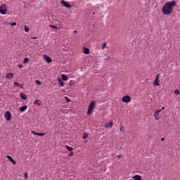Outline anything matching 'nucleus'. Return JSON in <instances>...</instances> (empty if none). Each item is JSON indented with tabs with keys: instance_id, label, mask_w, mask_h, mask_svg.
Here are the masks:
<instances>
[{
	"instance_id": "nucleus-29",
	"label": "nucleus",
	"mask_w": 180,
	"mask_h": 180,
	"mask_svg": "<svg viewBox=\"0 0 180 180\" xmlns=\"http://www.w3.org/2000/svg\"><path fill=\"white\" fill-rule=\"evenodd\" d=\"M105 48H106V43H103V44H102L101 49L103 50V49H105Z\"/></svg>"
},
{
	"instance_id": "nucleus-16",
	"label": "nucleus",
	"mask_w": 180,
	"mask_h": 180,
	"mask_svg": "<svg viewBox=\"0 0 180 180\" xmlns=\"http://www.w3.org/2000/svg\"><path fill=\"white\" fill-rule=\"evenodd\" d=\"M133 179H134V180H141V179H143V178L141 177V175L136 174L133 176Z\"/></svg>"
},
{
	"instance_id": "nucleus-22",
	"label": "nucleus",
	"mask_w": 180,
	"mask_h": 180,
	"mask_svg": "<svg viewBox=\"0 0 180 180\" xmlns=\"http://www.w3.org/2000/svg\"><path fill=\"white\" fill-rule=\"evenodd\" d=\"M89 136V134H88L86 132L84 133V134H83V139L85 140V139H88Z\"/></svg>"
},
{
	"instance_id": "nucleus-3",
	"label": "nucleus",
	"mask_w": 180,
	"mask_h": 180,
	"mask_svg": "<svg viewBox=\"0 0 180 180\" xmlns=\"http://www.w3.org/2000/svg\"><path fill=\"white\" fill-rule=\"evenodd\" d=\"M8 11V6L6 4H3L0 6V13L1 15H6V12Z\"/></svg>"
},
{
	"instance_id": "nucleus-6",
	"label": "nucleus",
	"mask_w": 180,
	"mask_h": 180,
	"mask_svg": "<svg viewBox=\"0 0 180 180\" xmlns=\"http://www.w3.org/2000/svg\"><path fill=\"white\" fill-rule=\"evenodd\" d=\"M61 5H63L65 8H67V9H71V5H70V3L65 0H61L60 1Z\"/></svg>"
},
{
	"instance_id": "nucleus-10",
	"label": "nucleus",
	"mask_w": 180,
	"mask_h": 180,
	"mask_svg": "<svg viewBox=\"0 0 180 180\" xmlns=\"http://www.w3.org/2000/svg\"><path fill=\"white\" fill-rule=\"evenodd\" d=\"M112 127H113V122L112 121H110L109 122H106L104 126L105 129H108V128L112 129Z\"/></svg>"
},
{
	"instance_id": "nucleus-41",
	"label": "nucleus",
	"mask_w": 180,
	"mask_h": 180,
	"mask_svg": "<svg viewBox=\"0 0 180 180\" xmlns=\"http://www.w3.org/2000/svg\"><path fill=\"white\" fill-rule=\"evenodd\" d=\"M32 39H37V37H32Z\"/></svg>"
},
{
	"instance_id": "nucleus-25",
	"label": "nucleus",
	"mask_w": 180,
	"mask_h": 180,
	"mask_svg": "<svg viewBox=\"0 0 180 180\" xmlns=\"http://www.w3.org/2000/svg\"><path fill=\"white\" fill-rule=\"evenodd\" d=\"M30 30V28L27 27V25H25V32H29Z\"/></svg>"
},
{
	"instance_id": "nucleus-24",
	"label": "nucleus",
	"mask_w": 180,
	"mask_h": 180,
	"mask_svg": "<svg viewBox=\"0 0 180 180\" xmlns=\"http://www.w3.org/2000/svg\"><path fill=\"white\" fill-rule=\"evenodd\" d=\"M24 64H27L29 63V58H25L23 60Z\"/></svg>"
},
{
	"instance_id": "nucleus-13",
	"label": "nucleus",
	"mask_w": 180,
	"mask_h": 180,
	"mask_svg": "<svg viewBox=\"0 0 180 180\" xmlns=\"http://www.w3.org/2000/svg\"><path fill=\"white\" fill-rule=\"evenodd\" d=\"M26 110H27V105H23L18 109V111L21 112H26Z\"/></svg>"
},
{
	"instance_id": "nucleus-5",
	"label": "nucleus",
	"mask_w": 180,
	"mask_h": 180,
	"mask_svg": "<svg viewBox=\"0 0 180 180\" xmlns=\"http://www.w3.org/2000/svg\"><path fill=\"white\" fill-rule=\"evenodd\" d=\"M4 117L6 122L11 121V119H12V113L11 111H6L4 113Z\"/></svg>"
},
{
	"instance_id": "nucleus-4",
	"label": "nucleus",
	"mask_w": 180,
	"mask_h": 180,
	"mask_svg": "<svg viewBox=\"0 0 180 180\" xmlns=\"http://www.w3.org/2000/svg\"><path fill=\"white\" fill-rule=\"evenodd\" d=\"M153 85V86H160V74L155 76Z\"/></svg>"
},
{
	"instance_id": "nucleus-40",
	"label": "nucleus",
	"mask_w": 180,
	"mask_h": 180,
	"mask_svg": "<svg viewBox=\"0 0 180 180\" xmlns=\"http://www.w3.org/2000/svg\"><path fill=\"white\" fill-rule=\"evenodd\" d=\"M164 109H165V107H162V109H160V110H164Z\"/></svg>"
},
{
	"instance_id": "nucleus-17",
	"label": "nucleus",
	"mask_w": 180,
	"mask_h": 180,
	"mask_svg": "<svg viewBox=\"0 0 180 180\" xmlns=\"http://www.w3.org/2000/svg\"><path fill=\"white\" fill-rule=\"evenodd\" d=\"M83 53H84V54H89V49L84 46L83 47Z\"/></svg>"
},
{
	"instance_id": "nucleus-18",
	"label": "nucleus",
	"mask_w": 180,
	"mask_h": 180,
	"mask_svg": "<svg viewBox=\"0 0 180 180\" xmlns=\"http://www.w3.org/2000/svg\"><path fill=\"white\" fill-rule=\"evenodd\" d=\"M34 105H37V106H41V101L40 100H35L34 102Z\"/></svg>"
},
{
	"instance_id": "nucleus-31",
	"label": "nucleus",
	"mask_w": 180,
	"mask_h": 180,
	"mask_svg": "<svg viewBox=\"0 0 180 180\" xmlns=\"http://www.w3.org/2000/svg\"><path fill=\"white\" fill-rule=\"evenodd\" d=\"M174 94L175 95H179V90H175Z\"/></svg>"
},
{
	"instance_id": "nucleus-30",
	"label": "nucleus",
	"mask_w": 180,
	"mask_h": 180,
	"mask_svg": "<svg viewBox=\"0 0 180 180\" xmlns=\"http://www.w3.org/2000/svg\"><path fill=\"white\" fill-rule=\"evenodd\" d=\"M35 82L37 84V85H41V82H40V80H36Z\"/></svg>"
},
{
	"instance_id": "nucleus-26",
	"label": "nucleus",
	"mask_w": 180,
	"mask_h": 180,
	"mask_svg": "<svg viewBox=\"0 0 180 180\" xmlns=\"http://www.w3.org/2000/svg\"><path fill=\"white\" fill-rule=\"evenodd\" d=\"M65 99L66 102H68V103L71 102V99L67 96H65Z\"/></svg>"
},
{
	"instance_id": "nucleus-39",
	"label": "nucleus",
	"mask_w": 180,
	"mask_h": 180,
	"mask_svg": "<svg viewBox=\"0 0 180 180\" xmlns=\"http://www.w3.org/2000/svg\"><path fill=\"white\" fill-rule=\"evenodd\" d=\"M164 140H165V138H161V141H164Z\"/></svg>"
},
{
	"instance_id": "nucleus-12",
	"label": "nucleus",
	"mask_w": 180,
	"mask_h": 180,
	"mask_svg": "<svg viewBox=\"0 0 180 180\" xmlns=\"http://www.w3.org/2000/svg\"><path fill=\"white\" fill-rule=\"evenodd\" d=\"M6 79H13V73L8 72L6 75Z\"/></svg>"
},
{
	"instance_id": "nucleus-1",
	"label": "nucleus",
	"mask_w": 180,
	"mask_h": 180,
	"mask_svg": "<svg viewBox=\"0 0 180 180\" xmlns=\"http://www.w3.org/2000/svg\"><path fill=\"white\" fill-rule=\"evenodd\" d=\"M176 6V1H167L162 8V12L163 15H172L174 8Z\"/></svg>"
},
{
	"instance_id": "nucleus-11",
	"label": "nucleus",
	"mask_w": 180,
	"mask_h": 180,
	"mask_svg": "<svg viewBox=\"0 0 180 180\" xmlns=\"http://www.w3.org/2000/svg\"><path fill=\"white\" fill-rule=\"evenodd\" d=\"M6 158L10 161V162H12L13 165H16V161H15L11 155H6Z\"/></svg>"
},
{
	"instance_id": "nucleus-15",
	"label": "nucleus",
	"mask_w": 180,
	"mask_h": 180,
	"mask_svg": "<svg viewBox=\"0 0 180 180\" xmlns=\"http://www.w3.org/2000/svg\"><path fill=\"white\" fill-rule=\"evenodd\" d=\"M20 96L22 101H26L27 99V96L24 93H20Z\"/></svg>"
},
{
	"instance_id": "nucleus-38",
	"label": "nucleus",
	"mask_w": 180,
	"mask_h": 180,
	"mask_svg": "<svg viewBox=\"0 0 180 180\" xmlns=\"http://www.w3.org/2000/svg\"><path fill=\"white\" fill-rule=\"evenodd\" d=\"M122 155H117V158H122Z\"/></svg>"
},
{
	"instance_id": "nucleus-27",
	"label": "nucleus",
	"mask_w": 180,
	"mask_h": 180,
	"mask_svg": "<svg viewBox=\"0 0 180 180\" xmlns=\"http://www.w3.org/2000/svg\"><path fill=\"white\" fill-rule=\"evenodd\" d=\"M24 178H25V179H27V178H29V174H27V172L24 173Z\"/></svg>"
},
{
	"instance_id": "nucleus-19",
	"label": "nucleus",
	"mask_w": 180,
	"mask_h": 180,
	"mask_svg": "<svg viewBox=\"0 0 180 180\" xmlns=\"http://www.w3.org/2000/svg\"><path fill=\"white\" fill-rule=\"evenodd\" d=\"M14 86H20V88L23 89V84H20L19 83H18V82H14Z\"/></svg>"
},
{
	"instance_id": "nucleus-14",
	"label": "nucleus",
	"mask_w": 180,
	"mask_h": 180,
	"mask_svg": "<svg viewBox=\"0 0 180 180\" xmlns=\"http://www.w3.org/2000/svg\"><path fill=\"white\" fill-rule=\"evenodd\" d=\"M49 27H51V29H54L55 30H57V29H61V27H63V26L59 25L58 27H57L56 25H49Z\"/></svg>"
},
{
	"instance_id": "nucleus-32",
	"label": "nucleus",
	"mask_w": 180,
	"mask_h": 180,
	"mask_svg": "<svg viewBox=\"0 0 180 180\" xmlns=\"http://www.w3.org/2000/svg\"><path fill=\"white\" fill-rule=\"evenodd\" d=\"M11 26H16V22H10Z\"/></svg>"
},
{
	"instance_id": "nucleus-20",
	"label": "nucleus",
	"mask_w": 180,
	"mask_h": 180,
	"mask_svg": "<svg viewBox=\"0 0 180 180\" xmlns=\"http://www.w3.org/2000/svg\"><path fill=\"white\" fill-rule=\"evenodd\" d=\"M62 79L63 81H68V76H67L65 75H62Z\"/></svg>"
},
{
	"instance_id": "nucleus-34",
	"label": "nucleus",
	"mask_w": 180,
	"mask_h": 180,
	"mask_svg": "<svg viewBox=\"0 0 180 180\" xmlns=\"http://www.w3.org/2000/svg\"><path fill=\"white\" fill-rule=\"evenodd\" d=\"M38 136H46V134H44V133H38Z\"/></svg>"
},
{
	"instance_id": "nucleus-2",
	"label": "nucleus",
	"mask_w": 180,
	"mask_h": 180,
	"mask_svg": "<svg viewBox=\"0 0 180 180\" xmlns=\"http://www.w3.org/2000/svg\"><path fill=\"white\" fill-rule=\"evenodd\" d=\"M94 109H95V101H91L90 104L89 105L87 115L89 116H91V115H92V112H94Z\"/></svg>"
},
{
	"instance_id": "nucleus-36",
	"label": "nucleus",
	"mask_w": 180,
	"mask_h": 180,
	"mask_svg": "<svg viewBox=\"0 0 180 180\" xmlns=\"http://www.w3.org/2000/svg\"><path fill=\"white\" fill-rule=\"evenodd\" d=\"M70 156L72 157V155H74V152H71L70 154H69Z\"/></svg>"
},
{
	"instance_id": "nucleus-7",
	"label": "nucleus",
	"mask_w": 180,
	"mask_h": 180,
	"mask_svg": "<svg viewBox=\"0 0 180 180\" xmlns=\"http://www.w3.org/2000/svg\"><path fill=\"white\" fill-rule=\"evenodd\" d=\"M131 101V97L129 96H124L122 98V102H124V103H129Z\"/></svg>"
},
{
	"instance_id": "nucleus-9",
	"label": "nucleus",
	"mask_w": 180,
	"mask_h": 180,
	"mask_svg": "<svg viewBox=\"0 0 180 180\" xmlns=\"http://www.w3.org/2000/svg\"><path fill=\"white\" fill-rule=\"evenodd\" d=\"M43 58H44V60H45V61H46L48 63V64H50V63H52V61H53L51 58H50V56H49L46 54L43 56Z\"/></svg>"
},
{
	"instance_id": "nucleus-8",
	"label": "nucleus",
	"mask_w": 180,
	"mask_h": 180,
	"mask_svg": "<svg viewBox=\"0 0 180 180\" xmlns=\"http://www.w3.org/2000/svg\"><path fill=\"white\" fill-rule=\"evenodd\" d=\"M160 112L161 110H157L156 111H155L153 117H155V120H160L161 119V117L160 116Z\"/></svg>"
},
{
	"instance_id": "nucleus-35",
	"label": "nucleus",
	"mask_w": 180,
	"mask_h": 180,
	"mask_svg": "<svg viewBox=\"0 0 180 180\" xmlns=\"http://www.w3.org/2000/svg\"><path fill=\"white\" fill-rule=\"evenodd\" d=\"M18 68H23V65H18Z\"/></svg>"
},
{
	"instance_id": "nucleus-37",
	"label": "nucleus",
	"mask_w": 180,
	"mask_h": 180,
	"mask_svg": "<svg viewBox=\"0 0 180 180\" xmlns=\"http://www.w3.org/2000/svg\"><path fill=\"white\" fill-rule=\"evenodd\" d=\"M73 33H74V34H77V33H78V31H77V30H75V31H73Z\"/></svg>"
},
{
	"instance_id": "nucleus-23",
	"label": "nucleus",
	"mask_w": 180,
	"mask_h": 180,
	"mask_svg": "<svg viewBox=\"0 0 180 180\" xmlns=\"http://www.w3.org/2000/svg\"><path fill=\"white\" fill-rule=\"evenodd\" d=\"M65 148L68 150V151H72V150H74L72 147H70L69 146H65Z\"/></svg>"
},
{
	"instance_id": "nucleus-28",
	"label": "nucleus",
	"mask_w": 180,
	"mask_h": 180,
	"mask_svg": "<svg viewBox=\"0 0 180 180\" xmlns=\"http://www.w3.org/2000/svg\"><path fill=\"white\" fill-rule=\"evenodd\" d=\"M32 134L34 136H39V132H37L36 131H32Z\"/></svg>"
},
{
	"instance_id": "nucleus-33",
	"label": "nucleus",
	"mask_w": 180,
	"mask_h": 180,
	"mask_svg": "<svg viewBox=\"0 0 180 180\" xmlns=\"http://www.w3.org/2000/svg\"><path fill=\"white\" fill-rule=\"evenodd\" d=\"M120 131H123L124 130V127L122 126L120 128Z\"/></svg>"
},
{
	"instance_id": "nucleus-21",
	"label": "nucleus",
	"mask_w": 180,
	"mask_h": 180,
	"mask_svg": "<svg viewBox=\"0 0 180 180\" xmlns=\"http://www.w3.org/2000/svg\"><path fill=\"white\" fill-rule=\"evenodd\" d=\"M58 81L59 82V84L61 86H64V82H63V80L60 79V78H58Z\"/></svg>"
}]
</instances>
